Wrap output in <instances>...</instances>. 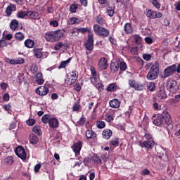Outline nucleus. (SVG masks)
Masks as SVG:
<instances>
[{
    "label": "nucleus",
    "mask_w": 180,
    "mask_h": 180,
    "mask_svg": "<svg viewBox=\"0 0 180 180\" xmlns=\"http://www.w3.org/2000/svg\"><path fill=\"white\" fill-rule=\"evenodd\" d=\"M40 168H41V164L38 163L34 166V171L36 174L40 172Z\"/></svg>",
    "instance_id": "57"
},
{
    "label": "nucleus",
    "mask_w": 180,
    "mask_h": 180,
    "mask_svg": "<svg viewBox=\"0 0 180 180\" xmlns=\"http://www.w3.org/2000/svg\"><path fill=\"white\" fill-rule=\"evenodd\" d=\"M64 31L61 30L51 31L46 34L45 39L47 40V41H58L61 37H64Z\"/></svg>",
    "instance_id": "2"
},
{
    "label": "nucleus",
    "mask_w": 180,
    "mask_h": 180,
    "mask_svg": "<svg viewBox=\"0 0 180 180\" xmlns=\"http://www.w3.org/2000/svg\"><path fill=\"white\" fill-rule=\"evenodd\" d=\"M72 58H69L66 60L61 61L59 66H58V70H61L62 68H65L68 64L71 63Z\"/></svg>",
    "instance_id": "31"
},
{
    "label": "nucleus",
    "mask_w": 180,
    "mask_h": 180,
    "mask_svg": "<svg viewBox=\"0 0 180 180\" xmlns=\"http://www.w3.org/2000/svg\"><path fill=\"white\" fill-rule=\"evenodd\" d=\"M28 18L32 20H39L40 14L37 11H28Z\"/></svg>",
    "instance_id": "19"
},
{
    "label": "nucleus",
    "mask_w": 180,
    "mask_h": 180,
    "mask_svg": "<svg viewBox=\"0 0 180 180\" xmlns=\"http://www.w3.org/2000/svg\"><path fill=\"white\" fill-rule=\"evenodd\" d=\"M91 162H92V160H91V158H89V157H86L83 160V162H84L85 166L88 165V164H89Z\"/></svg>",
    "instance_id": "63"
},
{
    "label": "nucleus",
    "mask_w": 180,
    "mask_h": 180,
    "mask_svg": "<svg viewBox=\"0 0 180 180\" xmlns=\"http://www.w3.org/2000/svg\"><path fill=\"white\" fill-rule=\"evenodd\" d=\"M110 70L112 72H117L119 71V61L112 60L110 63Z\"/></svg>",
    "instance_id": "22"
},
{
    "label": "nucleus",
    "mask_w": 180,
    "mask_h": 180,
    "mask_svg": "<svg viewBox=\"0 0 180 180\" xmlns=\"http://www.w3.org/2000/svg\"><path fill=\"white\" fill-rule=\"evenodd\" d=\"M51 119V115L46 114L42 116L41 122L44 124H47V123H49Z\"/></svg>",
    "instance_id": "41"
},
{
    "label": "nucleus",
    "mask_w": 180,
    "mask_h": 180,
    "mask_svg": "<svg viewBox=\"0 0 180 180\" xmlns=\"http://www.w3.org/2000/svg\"><path fill=\"white\" fill-rule=\"evenodd\" d=\"M0 47H8V41L4 39H0Z\"/></svg>",
    "instance_id": "59"
},
{
    "label": "nucleus",
    "mask_w": 180,
    "mask_h": 180,
    "mask_svg": "<svg viewBox=\"0 0 180 180\" xmlns=\"http://www.w3.org/2000/svg\"><path fill=\"white\" fill-rule=\"evenodd\" d=\"M16 11V6L15 4H10L6 9L7 16H11L12 12Z\"/></svg>",
    "instance_id": "29"
},
{
    "label": "nucleus",
    "mask_w": 180,
    "mask_h": 180,
    "mask_svg": "<svg viewBox=\"0 0 180 180\" xmlns=\"http://www.w3.org/2000/svg\"><path fill=\"white\" fill-rule=\"evenodd\" d=\"M15 39L18 41H22V40H25V34L20 32H16L15 34Z\"/></svg>",
    "instance_id": "38"
},
{
    "label": "nucleus",
    "mask_w": 180,
    "mask_h": 180,
    "mask_svg": "<svg viewBox=\"0 0 180 180\" xmlns=\"http://www.w3.org/2000/svg\"><path fill=\"white\" fill-rule=\"evenodd\" d=\"M96 22L100 26H103V25H106V20L103 18V15L99 14L96 17Z\"/></svg>",
    "instance_id": "24"
},
{
    "label": "nucleus",
    "mask_w": 180,
    "mask_h": 180,
    "mask_svg": "<svg viewBox=\"0 0 180 180\" xmlns=\"http://www.w3.org/2000/svg\"><path fill=\"white\" fill-rule=\"evenodd\" d=\"M26 123L28 126H33L36 123V120L34 119H29L26 121Z\"/></svg>",
    "instance_id": "61"
},
{
    "label": "nucleus",
    "mask_w": 180,
    "mask_h": 180,
    "mask_svg": "<svg viewBox=\"0 0 180 180\" xmlns=\"http://www.w3.org/2000/svg\"><path fill=\"white\" fill-rule=\"evenodd\" d=\"M158 74H160V63H158V61H155L150 68L146 78L148 81H154V79H157V78H158Z\"/></svg>",
    "instance_id": "3"
},
{
    "label": "nucleus",
    "mask_w": 180,
    "mask_h": 180,
    "mask_svg": "<svg viewBox=\"0 0 180 180\" xmlns=\"http://www.w3.org/2000/svg\"><path fill=\"white\" fill-rule=\"evenodd\" d=\"M29 15V11H20L17 13L16 16L18 19H25L26 16H28Z\"/></svg>",
    "instance_id": "30"
},
{
    "label": "nucleus",
    "mask_w": 180,
    "mask_h": 180,
    "mask_svg": "<svg viewBox=\"0 0 180 180\" xmlns=\"http://www.w3.org/2000/svg\"><path fill=\"white\" fill-rule=\"evenodd\" d=\"M122 103V101H120L117 98H114L109 102V105L110 108H112L113 109H118V108H120V105Z\"/></svg>",
    "instance_id": "20"
},
{
    "label": "nucleus",
    "mask_w": 180,
    "mask_h": 180,
    "mask_svg": "<svg viewBox=\"0 0 180 180\" xmlns=\"http://www.w3.org/2000/svg\"><path fill=\"white\" fill-rule=\"evenodd\" d=\"M86 121V118L82 116L79 121H77V126H84L85 124V122Z\"/></svg>",
    "instance_id": "51"
},
{
    "label": "nucleus",
    "mask_w": 180,
    "mask_h": 180,
    "mask_svg": "<svg viewBox=\"0 0 180 180\" xmlns=\"http://www.w3.org/2000/svg\"><path fill=\"white\" fill-rule=\"evenodd\" d=\"M150 174H151V171H150L148 169H144L142 172H141V175H143V176H146V175H150Z\"/></svg>",
    "instance_id": "62"
},
{
    "label": "nucleus",
    "mask_w": 180,
    "mask_h": 180,
    "mask_svg": "<svg viewBox=\"0 0 180 180\" xmlns=\"http://www.w3.org/2000/svg\"><path fill=\"white\" fill-rule=\"evenodd\" d=\"M15 153L16 155L18 156L19 158H20L21 160H26V150H25V148H23V146L17 147L15 150Z\"/></svg>",
    "instance_id": "11"
},
{
    "label": "nucleus",
    "mask_w": 180,
    "mask_h": 180,
    "mask_svg": "<svg viewBox=\"0 0 180 180\" xmlns=\"http://www.w3.org/2000/svg\"><path fill=\"white\" fill-rule=\"evenodd\" d=\"M153 123L155 126H171L172 124V119L171 118V115L168 112H163L162 114H158L155 117H153Z\"/></svg>",
    "instance_id": "1"
},
{
    "label": "nucleus",
    "mask_w": 180,
    "mask_h": 180,
    "mask_svg": "<svg viewBox=\"0 0 180 180\" xmlns=\"http://www.w3.org/2000/svg\"><path fill=\"white\" fill-rule=\"evenodd\" d=\"M18 27H19V21L16 19L11 20L10 22V29L15 32V30H18Z\"/></svg>",
    "instance_id": "23"
},
{
    "label": "nucleus",
    "mask_w": 180,
    "mask_h": 180,
    "mask_svg": "<svg viewBox=\"0 0 180 180\" xmlns=\"http://www.w3.org/2000/svg\"><path fill=\"white\" fill-rule=\"evenodd\" d=\"M143 60H146V61H150L151 60V58L153 57L151 54L148 53H143L142 56Z\"/></svg>",
    "instance_id": "54"
},
{
    "label": "nucleus",
    "mask_w": 180,
    "mask_h": 180,
    "mask_svg": "<svg viewBox=\"0 0 180 180\" xmlns=\"http://www.w3.org/2000/svg\"><path fill=\"white\" fill-rule=\"evenodd\" d=\"M108 16H110V18H113L115 15V7L108 6L106 8V12Z\"/></svg>",
    "instance_id": "36"
},
{
    "label": "nucleus",
    "mask_w": 180,
    "mask_h": 180,
    "mask_svg": "<svg viewBox=\"0 0 180 180\" xmlns=\"http://www.w3.org/2000/svg\"><path fill=\"white\" fill-rule=\"evenodd\" d=\"M30 143L31 144H37L39 143V137L34 135V134H31L30 135Z\"/></svg>",
    "instance_id": "33"
},
{
    "label": "nucleus",
    "mask_w": 180,
    "mask_h": 180,
    "mask_svg": "<svg viewBox=\"0 0 180 180\" xmlns=\"http://www.w3.org/2000/svg\"><path fill=\"white\" fill-rule=\"evenodd\" d=\"M4 60L8 64H11L13 65H17L18 64H25V59L22 58H18V59H11L9 58H6Z\"/></svg>",
    "instance_id": "13"
},
{
    "label": "nucleus",
    "mask_w": 180,
    "mask_h": 180,
    "mask_svg": "<svg viewBox=\"0 0 180 180\" xmlns=\"http://www.w3.org/2000/svg\"><path fill=\"white\" fill-rule=\"evenodd\" d=\"M69 21L70 22V25H79V23L81 22V21H79V19H78V18L77 17L70 18Z\"/></svg>",
    "instance_id": "47"
},
{
    "label": "nucleus",
    "mask_w": 180,
    "mask_h": 180,
    "mask_svg": "<svg viewBox=\"0 0 180 180\" xmlns=\"http://www.w3.org/2000/svg\"><path fill=\"white\" fill-rule=\"evenodd\" d=\"M65 84H66V85H72L73 84H75V82H74L72 80V79H70V77H68V79H66L65 80Z\"/></svg>",
    "instance_id": "56"
},
{
    "label": "nucleus",
    "mask_w": 180,
    "mask_h": 180,
    "mask_svg": "<svg viewBox=\"0 0 180 180\" xmlns=\"http://www.w3.org/2000/svg\"><path fill=\"white\" fill-rule=\"evenodd\" d=\"M81 109V103H79V100L78 101L75 102L73 107H72V111L73 112H78Z\"/></svg>",
    "instance_id": "44"
},
{
    "label": "nucleus",
    "mask_w": 180,
    "mask_h": 180,
    "mask_svg": "<svg viewBox=\"0 0 180 180\" xmlns=\"http://www.w3.org/2000/svg\"><path fill=\"white\" fill-rule=\"evenodd\" d=\"M150 3L155 8H156V9H160V8H161V4H160L158 0H150Z\"/></svg>",
    "instance_id": "50"
},
{
    "label": "nucleus",
    "mask_w": 180,
    "mask_h": 180,
    "mask_svg": "<svg viewBox=\"0 0 180 180\" xmlns=\"http://www.w3.org/2000/svg\"><path fill=\"white\" fill-rule=\"evenodd\" d=\"M117 89H120V87L117 86V82L109 84L106 88L107 92H116Z\"/></svg>",
    "instance_id": "18"
},
{
    "label": "nucleus",
    "mask_w": 180,
    "mask_h": 180,
    "mask_svg": "<svg viewBox=\"0 0 180 180\" xmlns=\"http://www.w3.org/2000/svg\"><path fill=\"white\" fill-rule=\"evenodd\" d=\"M166 89L172 94H175V92H178L179 89V86L178 85V82L174 79H169L166 82Z\"/></svg>",
    "instance_id": "6"
},
{
    "label": "nucleus",
    "mask_w": 180,
    "mask_h": 180,
    "mask_svg": "<svg viewBox=\"0 0 180 180\" xmlns=\"http://www.w3.org/2000/svg\"><path fill=\"white\" fill-rule=\"evenodd\" d=\"M143 139H146L143 142L139 141L140 147L147 148V150H153L154 146H155V142L153 140V136L150 134H146Z\"/></svg>",
    "instance_id": "4"
},
{
    "label": "nucleus",
    "mask_w": 180,
    "mask_h": 180,
    "mask_svg": "<svg viewBox=\"0 0 180 180\" xmlns=\"http://www.w3.org/2000/svg\"><path fill=\"white\" fill-rule=\"evenodd\" d=\"M32 131L33 133H35V134H38V136H40V134H41V130L37 127H34L32 128Z\"/></svg>",
    "instance_id": "53"
},
{
    "label": "nucleus",
    "mask_w": 180,
    "mask_h": 180,
    "mask_svg": "<svg viewBox=\"0 0 180 180\" xmlns=\"http://www.w3.org/2000/svg\"><path fill=\"white\" fill-rule=\"evenodd\" d=\"M113 132L110 129H104L102 132L103 139H105V140H109Z\"/></svg>",
    "instance_id": "25"
},
{
    "label": "nucleus",
    "mask_w": 180,
    "mask_h": 180,
    "mask_svg": "<svg viewBox=\"0 0 180 180\" xmlns=\"http://www.w3.org/2000/svg\"><path fill=\"white\" fill-rule=\"evenodd\" d=\"M101 161H103V162H106L108 161V158L109 156H108V154L103 153L101 156Z\"/></svg>",
    "instance_id": "60"
},
{
    "label": "nucleus",
    "mask_w": 180,
    "mask_h": 180,
    "mask_svg": "<svg viewBox=\"0 0 180 180\" xmlns=\"http://www.w3.org/2000/svg\"><path fill=\"white\" fill-rule=\"evenodd\" d=\"M76 30L79 33H82V34H85V33L86 32H88L89 34H90V33H92V32L91 31V29H88L85 27L76 28Z\"/></svg>",
    "instance_id": "42"
},
{
    "label": "nucleus",
    "mask_w": 180,
    "mask_h": 180,
    "mask_svg": "<svg viewBox=\"0 0 180 180\" xmlns=\"http://www.w3.org/2000/svg\"><path fill=\"white\" fill-rule=\"evenodd\" d=\"M34 54L37 58H41L43 57V52L39 49L34 50Z\"/></svg>",
    "instance_id": "45"
},
{
    "label": "nucleus",
    "mask_w": 180,
    "mask_h": 180,
    "mask_svg": "<svg viewBox=\"0 0 180 180\" xmlns=\"http://www.w3.org/2000/svg\"><path fill=\"white\" fill-rule=\"evenodd\" d=\"M159 99H167V92L165 89H160L156 94Z\"/></svg>",
    "instance_id": "28"
},
{
    "label": "nucleus",
    "mask_w": 180,
    "mask_h": 180,
    "mask_svg": "<svg viewBox=\"0 0 180 180\" xmlns=\"http://www.w3.org/2000/svg\"><path fill=\"white\" fill-rule=\"evenodd\" d=\"M36 82L38 85H43L44 84V79H43V73L38 72L35 75Z\"/></svg>",
    "instance_id": "26"
},
{
    "label": "nucleus",
    "mask_w": 180,
    "mask_h": 180,
    "mask_svg": "<svg viewBox=\"0 0 180 180\" xmlns=\"http://www.w3.org/2000/svg\"><path fill=\"white\" fill-rule=\"evenodd\" d=\"M93 27L94 32L96 33V34H97V36H99L103 39L109 37V35L110 34V31H109V30H108L107 28L103 27L98 24H95Z\"/></svg>",
    "instance_id": "5"
},
{
    "label": "nucleus",
    "mask_w": 180,
    "mask_h": 180,
    "mask_svg": "<svg viewBox=\"0 0 180 180\" xmlns=\"http://www.w3.org/2000/svg\"><path fill=\"white\" fill-rule=\"evenodd\" d=\"M175 74V66L172 65L165 68L163 71V75H162V78H168V77H172Z\"/></svg>",
    "instance_id": "10"
},
{
    "label": "nucleus",
    "mask_w": 180,
    "mask_h": 180,
    "mask_svg": "<svg viewBox=\"0 0 180 180\" xmlns=\"http://www.w3.org/2000/svg\"><path fill=\"white\" fill-rule=\"evenodd\" d=\"M91 162L96 165H102V159L101 158V156L96 153H94L91 157Z\"/></svg>",
    "instance_id": "17"
},
{
    "label": "nucleus",
    "mask_w": 180,
    "mask_h": 180,
    "mask_svg": "<svg viewBox=\"0 0 180 180\" xmlns=\"http://www.w3.org/2000/svg\"><path fill=\"white\" fill-rule=\"evenodd\" d=\"M70 78L75 82L78 79V71L73 70L69 73Z\"/></svg>",
    "instance_id": "34"
},
{
    "label": "nucleus",
    "mask_w": 180,
    "mask_h": 180,
    "mask_svg": "<svg viewBox=\"0 0 180 180\" xmlns=\"http://www.w3.org/2000/svg\"><path fill=\"white\" fill-rule=\"evenodd\" d=\"M134 41L136 43V44H141V41H143V39L140 35L135 34L134 35Z\"/></svg>",
    "instance_id": "46"
},
{
    "label": "nucleus",
    "mask_w": 180,
    "mask_h": 180,
    "mask_svg": "<svg viewBox=\"0 0 180 180\" xmlns=\"http://www.w3.org/2000/svg\"><path fill=\"white\" fill-rule=\"evenodd\" d=\"M35 92L40 96H46V95L50 92V89H49V87H46L45 86H41L35 90Z\"/></svg>",
    "instance_id": "14"
},
{
    "label": "nucleus",
    "mask_w": 180,
    "mask_h": 180,
    "mask_svg": "<svg viewBox=\"0 0 180 180\" xmlns=\"http://www.w3.org/2000/svg\"><path fill=\"white\" fill-rule=\"evenodd\" d=\"M90 71L91 74V77H90L91 84H92V85H95L98 82V74L96 73V69L94 67L91 66Z\"/></svg>",
    "instance_id": "12"
},
{
    "label": "nucleus",
    "mask_w": 180,
    "mask_h": 180,
    "mask_svg": "<svg viewBox=\"0 0 180 180\" xmlns=\"http://www.w3.org/2000/svg\"><path fill=\"white\" fill-rule=\"evenodd\" d=\"M145 15H146L147 18H149V19H160L162 17V13L150 8L146 9Z\"/></svg>",
    "instance_id": "7"
},
{
    "label": "nucleus",
    "mask_w": 180,
    "mask_h": 180,
    "mask_svg": "<svg viewBox=\"0 0 180 180\" xmlns=\"http://www.w3.org/2000/svg\"><path fill=\"white\" fill-rule=\"evenodd\" d=\"M110 143L111 146H119V139L112 138Z\"/></svg>",
    "instance_id": "52"
},
{
    "label": "nucleus",
    "mask_w": 180,
    "mask_h": 180,
    "mask_svg": "<svg viewBox=\"0 0 180 180\" xmlns=\"http://www.w3.org/2000/svg\"><path fill=\"white\" fill-rule=\"evenodd\" d=\"M75 155H79L81 154V149L82 148V141H79L77 143L73 144L72 147Z\"/></svg>",
    "instance_id": "15"
},
{
    "label": "nucleus",
    "mask_w": 180,
    "mask_h": 180,
    "mask_svg": "<svg viewBox=\"0 0 180 180\" xmlns=\"http://www.w3.org/2000/svg\"><path fill=\"white\" fill-rule=\"evenodd\" d=\"M119 68L121 72L126 71V70H127V64H126V62L124 61L119 62Z\"/></svg>",
    "instance_id": "40"
},
{
    "label": "nucleus",
    "mask_w": 180,
    "mask_h": 180,
    "mask_svg": "<svg viewBox=\"0 0 180 180\" xmlns=\"http://www.w3.org/2000/svg\"><path fill=\"white\" fill-rule=\"evenodd\" d=\"M105 126L106 124L104 122V121L98 120L96 122V127L98 129H105Z\"/></svg>",
    "instance_id": "49"
},
{
    "label": "nucleus",
    "mask_w": 180,
    "mask_h": 180,
    "mask_svg": "<svg viewBox=\"0 0 180 180\" xmlns=\"http://www.w3.org/2000/svg\"><path fill=\"white\" fill-rule=\"evenodd\" d=\"M4 162L6 165H12L15 162V159L12 156H8L4 158Z\"/></svg>",
    "instance_id": "39"
},
{
    "label": "nucleus",
    "mask_w": 180,
    "mask_h": 180,
    "mask_svg": "<svg viewBox=\"0 0 180 180\" xmlns=\"http://www.w3.org/2000/svg\"><path fill=\"white\" fill-rule=\"evenodd\" d=\"M64 46V44L63 42H58L54 46V50L58 51L60 49H61Z\"/></svg>",
    "instance_id": "58"
},
{
    "label": "nucleus",
    "mask_w": 180,
    "mask_h": 180,
    "mask_svg": "<svg viewBox=\"0 0 180 180\" xmlns=\"http://www.w3.org/2000/svg\"><path fill=\"white\" fill-rule=\"evenodd\" d=\"M69 11L70 13H77V11H78V4H71L69 7Z\"/></svg>",
    "instance_id": "43"
},
{
    "label": "nucleus",
    "mask_w": 180,
    "mask_h": 180,
    "mask_svg": "<svg viewBox=\"0 0 180 180\" xmlns=\"http://www.w3.org/2000/svg\"><path fill=\"white\" fill-rule=\"evenodd\" d=\"M94 85L99 92H102L105 88V85H103V83L102 82L96 83Z\"/></svg>",
    "instance_id": "48"
},
{
    "label": "nucleus",
    "mask_w": 180,
    "mask_h": 180,
    "mask_svg": "<svg viewBox=\"0 0 180 180\" xmlns=\"http://www.w3.org/2000/svg\"><path fill=\"white\" fill-rule=\"evenodd\" d=\"M105 120L108 123H110L113 120V116L110 114H105Z\"/></svg>",
    "instance_id": "55"
},
{
    "label": "nucleus",
    "mask_w": 180,
    "mask_h": 180,
    "mask_svg": "<svg viewBox=\"0 0 180 180\" xmlns=\"http://www.w3.org/2000/svg\"><path fill=\"white\" fill-rule=\"evenodd\" d=\"M129 85L131 88H134L135 91H143L144 90V84L136 82L134 79L129 80Z\"/></svg>",
    "instance_id": "9"
},
{
    "label": "nucleus",
    "mask_w": 180,
    "mask_h": 180,
    "mask_svg": "<svg viewBox=\"0 0 180 180\" xmlns=\"http://www.w3.org/2000/svg\"><path fill=\"white\" fill-rule=\"evenodd\" d=\"M50 129H57L60 126V122L57 118H51L49 122Z\"/></svg>",
    "instance_id": "21"
},
{
    "label": "nucleus",
    "mask_w": 180,
    "mask_h": 180,
    "mask_svg": "<svg viewBox=\"0 0 180 180\" xmlns=\"http://www.w3.org/2000/svg\"><path fill=\"white\" fill-rule=\"evenodd\" d=\"M98 68L101 71H103V70H106L108 68V60L106 58L103 57L100 59Z\"/></svg>",
    "instance_id": "16"
},
{
    "label": "nucleus",
    "mask_w": 180,
    "mask_h": 180,
    "mask_svg": "<svg viewBox=\"0 0 180 180\" xmlns=\"http://www.w3.org/2000/svg\"><path fill=\"white\" fill-rule=\"evenodd\" d=\"M84 47H86L88 51H92L94 50V33L88 34V38L84 44Z\"/></svg>",
    "instance_id": "8"
},
{
    "label": "nucleus",
    "mask_w": 180,
    "mask_h": 180,
    "mask_svg": "<svg viewBox=\"0 0 180 180\" xmlns=\"http://www.w3.org/2000/svg\"><path fill=\"white\" fill-rule=\"evenodd\" d=\"M173 66L175 68V72L180 74V63L178 65H176V64H173Z\"/></svg>",
    "instance_id": "64"
},
{
    "label": "nucleus",
    "mask_w": 180,
    "mask_h": 180,
    "mask_svg": "<svg viewBox=\"0 0 180 180\" xmlns=\"http://www.w3.org/2000/svg\"><path fill=\"white\" fill-rule=\"evenodd\" d=\"M86 139H96V134L93 130H86Z\"/></svg>",
    "instance_id": "37"
},
{
    "label": "nucleus",
    "mask_w": 180,
    "mask_h": 180,
    "mask_svg": "<svg viewBox=\"0 0 180 180\" xmlns=\"http://www.w3.org/2000/svg\"><path fill=\"white\" fill-rule=\"evenodd\" d=\"M124 32L127 34H130V33H133V27L130 23H126L124 27Z\"/></svg>",
    "instance_id": "32"
},
{
    "label": "nucleus",
    "mask_w": 180,
    "mask_h": 180,
    "mask_svg": "<svg viewBox=\"0 0 180 180\" xmlns=\"http://www.w3.org/2000/svg\"><path fill=\"white\" fill-rule=\"evenodd\" d=\"M24 44L27 49H33L34 47V41L28 39L25 41Z\"/></svg>",
    "instance_id": "35"
},
{
    "label": "nucleus",
    "mask_w": 180,
    "mask_h": 180,
    "mask_svg": "<svg viewBox=\"0 0 180 180\" xmlns=\"http://www.w3.org/2000/svg\"><path fill=\"white\" fill-rule=\"evenodd\" d=\"M145 85L150 92H154L155 91V83L154 82H146Z\"/></svg>",
    "instance_id": "27"
}]
</instances>
